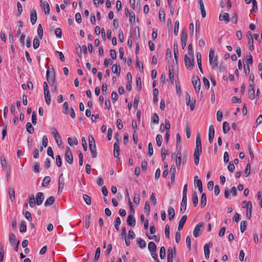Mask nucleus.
Listing matches in <instances>:
<instances>
[{"mask_svg": "<svg viewBox=\"0 0 262 262\" xmlns=\"http://www.w3.org/2000/svg\"><path fill=\"white\" fill-rule=\"evenodd\" d=\"M165 248L164 247L162 246L161 247L160 250V257L162 259H163L165 258Z\"/></svg>", "mask_w": 262, "mask_h": 262, "instance_id": "48", "label": "nucleus"}, {"mask_svg": "<svg viewBox=\"0 0 262 262\" xmlns=\"http://www.w3.org/2000/svg\"><path fill=\"white\" fill-rule=\"evenodd\" d=\"M187 37L188 36L187 30L185 29H183L182 32L181 36V41L183 49H184L186 46Z\"/></svg>", "mask_w": 262, "mask_h": 262, "instance_id": "5", "label": "nucleus"}, {"mask_svg": "<svg viewBox=\"0 0 262 262\" xmlns=\"http://www.w3.org/2000/svg\"><path fill=\"white\" fill-rule=\"evenodd\" d=\"M114 157L117 158L119 155L120 148L118 143H115L114 144Z\"/></svg>", "mask_w": 262, "mask_h": 262, "instance_id": "24", "label": "nucleus"}, {"mask_svg": "<svg viewBox=\"0 0 262 262\" xmlns=\"http://www.w3.org/2000/svg\"><path fill=\"white\" fill-rule=\"evenodd\" d=\"M157 144L159 147H160L162 143V136L160 134H158L156 138Z\"/></svg>", "mask_w": 262, "mask_h": 262, "instance_id": "46", "label": "nucleus"}, {"mask_svg": "<svg viewBox=\"0 0 262 262\" xmlns=\"http://www.w3.org/2000/svg\"><path fill=\"white\" fill-rule=\"evenodd\" d=\"M179 21L178 20H177L175 22L174 24V33L175 35L177 36L179 32Z\"/></svg>", "mask_w": 262, "mask_h": 262, "instance_id": "53", "label": "nucleus"}, {"mask_svg": "<svg viewBox=\"0 0 262 262\" xmlns=\"http://www.w3.org/2000/svg\"><path fill=\"white\" fill-rule=\"evenodd\" d=\"M173 53L174 58L176 59V62H177L178 57H179V51H178V46L177 41H174L173 43Z\"/></svg>", "mask_w": 262, "mask_h": 262, "instance_id": "19", "label": "nucleus"}, {"mask_svg": "<svg viewBox=\"0 0 262 262\" xmlns=\"http://www.w3.org/2000/svg\"><path fill=\"white\" fill-rule=\"evenodd\" d=\"M187 216L186 215H183L182 217V218L181 219V220H180L179 223V226H178V230L179 231H181V230H182V229L184 227V225L187 220Z\"/></svg>", "mask_w": 262, "mask_h": 262, "instance_id": "12", "label": "nucleus"}, {"mask_svg": "<svg viewBox=\"0 0 262 262\" xmlns=\"http://www.w3.org/2000/svg\"><path fill=\"white\" fill-rule=\"evenodd\" d=\"M51 130L56 143L58 144V139H60V136H59L57 129L55 127H52Z\"/></svg>", "mask_w": 262, "mask_h": 262, "instance_id": "20", "label": "nucleus"}, {"mask_svg": "<svg viewBox=\"0 0 262 262\" xmlns=\"http://www.w3.org/2000/svg\"><path fill=\"white\" fill-rule=\"evenodd\" d=\"M198 2H199L200 7L202 16L203 18H204L206 16V11H205V8H204V5L203 1L202 0H198Z\"/></svg>", "mask_w": 262, "mask_h": 262, "instance_id": "21", "label": "nucleus"}, {"mask_svg": "<svg viewBox=\"0 0 262 262\" xmlns=\"http://www.w3.org/2000/svg\"><path fill=\"white\" fill-rule=\"evenodd\" d=\"M168 155V150H166L165 148H162L161 150V157L162 160L164 161L165 159L166 155Z\"/></svg>", "mask_w": 262, "mask_h": 262, "instance_id": "54", "label": "nucleus"}, {"mask_svg": "<svg viewBox=\"0 0 262 262\" xmlns=\"http://www.w3.org/2000/svg\"><path fill=\"white\" fill-rule=\"evenodd\" d=\"M37 34L39 36V38L41 39L43 37V31L41 24H39L38 26Z\"/></svg>", "mask_w": 262, "mask_h": 262, "instance_id": "38", "label": "nucleus"}, {"mask_svg": "<svg viewBox=\"0 0 262 262\" xmlns=\"http://www.w3.org/2000/svg\"><path fill=\"white\" fill-rule=\"evenodd\" d=\"M188 54L191 57L194 56L193 51L192 50V43H190L188 47Z\"/></svg>", "mask_w": 262, "mask_h": 262, "instance_id": "58", "label": "nucleus"}, {"mask_svg": "<svg viewBox=\"0 0 262 262\" xmlns=\"http://www.w3.org/2000/svg\"><path fill=\"white\" fill-rule=\"evenodd\" d=\"M30 20L32 25H34L37 20V13L35 9H33L30 13Z\"/></svg>", "mask_w": 262, "mask_h": 262, "instance_id": "16", "label": "nucleus"}, {"mask_svg": "<svg viewBox=\"0 0 262 262\" xmlns=\"http://www.w3.org/2000/svg\"><path fill=\"white\" fill-rule=\"evenodd\" d=\"M134 40V36L131 34L127 41V46L131 48L132 46L133 41Z\"/></svg>", "mask_w": 262, "mask_h": 262, "instance_id": "63", "label": "nucleus"}, {"mask_svg": "<svg viewBox=\"0 0 262 262\" xmlns=\"http://www.w3.org/2000/svg\"><path fill=\"white\" fill-rule=\"evenodd\" d=\"M196 147L202 148L201 140L199 135L196 137Z\"/></svg>", "mask_w": 262, "mask_h": 262, "instance_id": "52", "label": "nucleus"}, {"mask_svg": "<svg viewBox=\"0 0 262 262\" xmlns=\"http://www.w3.org/2000/svg\"><path fill=\"white\" fill-rule=\"evenodd\" d=\"M27 131L31 134L34 133V129L32 124L30 122H28L26 124Z\"/></svg>", "mask_w": 262, "mask_h": 262, "instance_id": "35", "label": "nucleus"}, {"mask_svg": "<svg viewBox=\"0 0 262 262\" xmlns=\"http://www.w3.org/2000/svg\"><path fill=\"white\" fill-rule=\"evenodd\" d=\"M9 197L12 202L15 199V191L13 187H9Z\"/></svg>", "mask_w": 262, "mask_h": 262, "instance_id": "30", "label": "nucleus"}, {"mask_svg": "<svg viewBox=\"0 0 262 262\" xmlns=\"http://www.w3.org/2000/svg\"><path fill=\"white\" fill-rule=\"evenodd\" d=\"M159 118L158 115L154 113L151 116V122L158 124L159 123Z\"/></svg>", "mask_w": 262, "mask_h": 262, "instance_id": "50", "label": "nucleus"}, {"mask_svg": "<svg viewBox=\"0 0 262 262\" xmlns=\"http://www.w3.org/2000/svg\"><path fill=\"white\" fill-rule=\"evenodd\" d=\"M47 79L49 83L53 82L55 80V73L53 72L50 74L49 70L47 71Z\"/></svg>", "mask_w": 262, "mask_h": 262, "instance_id": "15", "label": "nucleus"}, {"mask_svg": "<svg viewBox=\"0 0 262 262\" xmlns=\"http://www.w3.org/2000/svg\"><path fill=\"white\" fill-rule=\"evenodd\" d=\"M192 202L194 206L196 207L198 204V197L195 191L192 194Z\"/></svg>", "mask_w": 262, "mask_h": 262, "instance_id": "41", "label": "nucleus"}, {"mask_svg": "<svg viewBox=\"0 0 262 262\" xmlns=\"http://www.w3.org/2000/svg\"><path fill=\"white\" fill-rule=\"evenodd\" d=\"M39 45H40V42H39V39L37 37H35L33 40V46L34 49H37L39 47Z\"/></svg>", "mask_w": 262, "mask_h": 262, "instance_id": "49", "label": "nucleus"}, {"mask_svg": "<svg viewBox=\"0 0 262 262\" xmlns=\"http://www.w3.org/2000/svg\"><path fill=\"white\" fill-rule=\"evenodd\" d=\"M44 94L46 102L48 105H50L51 104V101L50 91L45 92Z\"/></svg>", "mask_w": 262, "mask_h": 262, "instance_id": "33", "label": "nucleus"}, {"mask_svg": "<svg viewBox=\"0 0 262 262\" xmlns=\"http://www.w3.org/2000/svg\"><path fill=\"white\" fill-rule=\"evenodd\" d=\"M219 19L221 21H225L226 23H228L230 21L229 14L228 13L221 14L219 16Z\"/></svg>", "mask_w": 262, "mask_h": 262, "instance_id": "17", "label": "nucleus"}, {"mask_svg": "<svg viewBox=\"0 0 262 262\" xmlns=\"http://www.w3.org/2000/svg\"><path fill=\"white\" fill-rule=\"evenodd\" d=\"M204 226V223L202 222L199 223L195 227L193 230V235L195 237H197L199 236V232L201 230V228Z\"/></svg>", "mask_w": 262, "mask_h": 262, "instance_id": "11", "label": "nucleus"}, {"mask_svg": "<svg viewBox=\"0 0 262 262\" xmlns=\"http://www.w3.org/2000/svg\"><path fill=\"white\" fill-rule=\"evenodd\" d=\"M91 214H88L85 215V227L86 229L89 228L90 225V219H91Z\"/></svg>", "mask_w": 262, "mask_h": 262, "instance_id": "44", "label": "nucleus"}, {"mask_svg": "<svg viewBox=\"0 0 262 262\" xmlns=\"http://www.w3.org/2000/svg\"><path fill=\"white\" fill-rule=\"evenodd\" d=\"M165 12L163 9L161 8L160 9L159 14V18L160 21L162 22H165Z\"/></svg>", "mask_w": 262, "mask_h": 262, "instance_id": "29", "label": "nucleus"}, {"mask_svg": "<svg viewBox=\"0 0 262 262\" xmlns=\"http://www.w3.org/2000/svg\"><path fill=\"white\" fill-rule=\"evenodd\" d=\"M55 201V198L53 196H50L45 202V205L46 206L52 205Z\"/></svg>", "mask_w": 262, "mask_h": 262, "instance_id": "32", "label": "nucleus"}, {"mask_svg": "<svg viewBox=\"0 0 262 262\" xmlns=\"http://www.w3.org/2000/svg\"><path fill=\"white\" fill-rule=\"evenodd\" d=\"M165 236L167 238H169L170 236V227L168 225H166L165 228Z\"/></svg>", "mask_w": 262, "mask_h": 262, "instance_id": "59", "label": "nucleus"}, {"mask_svg": "<svg viewBox=\"0 0 262 262\" xmlns=\"http://www.w3.org/2000/svg\"><path fill=\"white\" fill-rule=\"evenodd\" d=\"M27 226L25 221H22L19 225V231L21 233L26 232Z\"/></svg>", "mask_w": 262, "mask_h": 262, "instance_id": "36", "label": "nucleus"}, {"mask_svg": "<svg viewBox=\"0 0 262 262\" xmlns=\"http://www.w3.org/2000/svg\"><path fill=\"white\" fill-rule=\"evenodd\" d=\"M36 204V201L34 198V196L33 194H31L29 196V206L33 208L34 207L35 204Z\"/></svg>", "mask_w": 262, "mask_h": 262, "instance_id": "26", "label": "nucleus"}, {"mask_svg": "<svg viewBox=\"0 0 262 262\" xmlns=\"http://www.w3.org/2000/svg\"><path fill=\"white\" fill-rule=\"evenodd\" d=\"M64 185V179L63 177V174L61 173L60 174L59 179H58V186L59 188H63Z\"/></svg>", "mask_w": 262, "mask_h": 262, "instance_id": "31", "label": "nucleus"}, {"mask_svg": "<svg viewBox=\"0 0 262 262\" xmlns=\"http://www.w3.org/2000/svg\"><path fill=\"white\" fill-rule=\"evenodd\" d=\"M137 242L138 245L142 249L144 248L146 246L145 242L141 238H138Z\"/></svg>", "mask_w": 262, "mask_h": 262, "instance_id": "28", "label": "nucleus"}, {"mask_svg": "<svg viewBox=\"0 0 262 262\" xmlns=\"http://www.w3.org/2000/svg\"><path fill=\"white\" fill-rule=\"evenodd\" d=\"M251 164L249 163L247 164L245 170L244 171V176L246 177H248L250 173Z\"/></svg>", "mask_w": 262, "mask_h": 262, "instance_id": "43", "label": "nucleus"}, {"mask_svg": "<svg viewBox=\"0 0 262 262\" xmlns=\"http://www.w3.org/2000/svg\"><path fill=\"white\" fill-rule=\"evenodd\" d=\"M230 130L229 124L227 122H224L223 123V131L224 134H227Z\"/></svg>", "mask_w": 262, "mask_h": 262, "instance_id": "37", "label": "nucleus"}, {"mask_svg": "<svg viewBox=\"0 0 262 262\" xmlns=\"http://www.w3.org/2000/svg\"><path fill=\"white\" fill-rule=\"evenodd\" d=\"M89 148L91 152L92 157L95 158L97 156V152L94 138L91 136H89Z\"/></svg>", "mask_w": 262, "mask_h": 262, "instance_id": "1", "label": "nucleus"}, {"mask_svg": "<svg viewBox=\"0 0 262 262\" xmlns=\"http://www.w3.org/2000/svg\"><path fill=\"white\" fill-rule=\"evenodd\" d=\"M214 56V51L213 49H211L209 53V60L210 64L213 63V59Z\"/></svg>", "mask_w": 262, "mask_h": 262, "instance_id": "40", "label": "nucleus"}, {"mask_svg": "<svg viewBox=\"0 0 262 262\" xmlns=\"http://www.w3.org/2000/svg\"><path fill=\"white\" fill-rule=\"evenodd\" d=\"M1 164L2 167L3 168H4L7 166V162L4 156H1Z\"/></svg>", "mask_w": 262, "mask_h": 262, "instance_id": "51", "label": "nucleus"}, {"mask_svg": "<svg viewBox=\"0 0 262 262\" xmlns=\"http://www.w3.org/2000/svg\"><path fill=\"white\" fill-rule=\"evenodd\" d=\"M75 19L78 24H80L82 21L81 16L80 13L77 12L75 14Z\"/></svg>", "mask_w": 262, "mask_h": 262, "instance_id": "61", "label": "nucleus"}, {"mask_svg": "<svg viewBox=\"0 0 262 262\" xmlns=\"http://www.w3.org/2000/svg\"><path fill=\"white\" fill-rule=\"evenodd\" d=\"M247 33L248 43L250 45V46L249 47V50L251 51H252L253 50V39L252 38L251 33L249 31Z\"/></svg>", "mask_w": 262, "mask_h": 262, "instance_id": "14", "label": "nucleus"}, {"mask_svg": "<svg viewBox=\"0 0 262 262\" xmlns=\"http://www.w3.org/2000/svg\"><path fill=\"white\" fill-rule=\"evenodd\" d=\"M100 252H101L100 248L99 247H98L96 249V252H95V256H94V260H93V261L94 262H97V260H98V259H99V258L100 257Z\"/></svg>", "mask_w": 262, "mask_h": 262, "instance_id": "39", "label": "nucleus"}, {"mask_svg": "<svg viewBox=\"0 0 262 262\" xmlns=\"http://www.w3.org/2000/svg\"><path fill=\"white\" fill-rule=\"evenodd\" d=\"M121 224V220L119 216L116 218V220L114 222V226L117 230H119V226Z\"/></svg>", "mask_w": 262, "mask_h": 262, "instance_id": "47", "label": "nucleus"}, {"mask_svg": "<svg viewBox=\"0 0 262 262\" xmlns=\"http://www.w3.org/2000/svg\"><path fill=\"white\" fill-rule=\"evenodd\" d=\"M187 207V198H182L181 204L180 212L183 213L186 209Z\"/></svg>", "mask_w": 262, "mask_h": 262, "instance_id": "13", "label": "nucleus"}, {"mask_svg": "<svg viewBox=\"0 0 262 262\" xmlns=\"http://www.w3.org/2000/svg\"><path fill=\"white\" fill-rule=\"evenodd\" d=\"M65 160L70 164H72L73 162V155L71 149L69 147L66 148Z\"/></svg>", "mask_w": 262, "mask_h": 262, "instance_id": "3", "label": "nucleus"}, {"mask_svg": "<svg viewBox=\"0 0 262 262\" xmlns=\"http://www.w3.org/2000/svg\"><path fill=\"white\" fill-rule=\"evenodd\" d=\"M176 254V250L175 248L169 247L167 250V258H173L174 255Z\"/></svg>", "mask_w": 262, "mask_h": 262, "instance_id": "18", "label": "nucleus"}, {"mask_svg": "<svg viewBox=\"0 0 262 262\" xmlns=\"http://www.w3.org/2000/svg\"><path fill=\"white\" fill-rule=\"evenodd\" d=\"M247 227V222L246 221H243L241 223V231L242 233H243L246 229Z\"/></svg>", "mask_w": 262, "mask_h": 262, "instance_id": "56", "label": "nucleus"}, {"mask_svg": "<svg viewBox=\"0 0 262 262\" xmlns=\"http://www.w3.org/2000/svg\"><path fill=\"white\" fill-rule=\"evenodd\" d=\"M192 83L196 92H199L201 88V81L198 76L193 77L192 79Z\"/></svg>", "mask_w": 262, "mask_h": 262, "instance_id": "6", "label": "nucleus"}, {"mask_svg": "<svg viewBox=\"0 0 262 262\" xmlns=\"http://www.w3.org/2000/svg\"><path fill=\"white\" fill-rule=\"evenodd\" d=\"M45 199L44 194L42 192H38L36 195V204L40 205Z\"/></svg>", "mask_w": 262, "mask_h": 262, "instance_id": "7", "label": "nucleus"}, {"mask_svg": "<svg viewBox=\"0 0 262 262\" xmlns=\"http://www.w3.org/2000/svg\"><path fill=\"white\" fill-rule=\"evenodd\" d=\"M69 105L67 102H64L63 104V113L67 115L68 114Z\"/></svg>", "mask_w": 262, "mask_h": 262, "instance_id": "57", "label": "nucleus"}, {"mask_svg": "<svg viewBox=\"0 0 262 262\" xmlns=\"http://www.w3.org/2000/svg\"><path fill=\"white\" fill-rule=\"evenodd\" d=\"M250 89L248 90L249 98L251 100L255 98L254 83H251L249 85Z\"/></svg>", "mask_w": 262, "mask_h": 262, "instance_id": "10", "label": "nucleus"}, {"mask_svg": "<svg viewBox=\"0 0 262 262\" xmlns=\"http://www.w3.org/2000/svg\"><path fill=\"white\" fill-rule=\"evenodd\" d=\"M40 5L42 8H43L45 14L49 15L50 13V8L48 3L46 1L42 2V0H40Z\"/></svg>", "mask_w": 262, "mask_h": 262, "instance_id": "8", "label": "nucleus"}, {"mask_svg": "<svg viewBox=\"0 0 262 262\" xmlns=\"http://www.w3.org/2000/svg\"><path fill=\"white\" fill-rule=\"evenodd\" d=\"M126 223L128 226L131 227H134L136 225V220L133 214H129Z\"/></svg>", "mask_w": 262, "mask_h": 262, "instance_id": "9", "label": "nucleus"}, {"mask_svg": "<svg viewBox=\"0 0 262 262\" xmlns=\"http://www.w3.org/2000/svg\"><path fill=\"white\" fill-rule=\"evenodd\" d=\"M168 219L171 221L174 217L175 211L173 207H169L168 209Z\"/></svg>", "mask_w": 262, "mask_h": 262, "instance_id": "23", "label": "nucleus"}, {"mask_svg": "<svg viewBox=\"0 0 262 262\" xmlns=\"http://www.w3.org/2000/svg\"><path fill=\"white\" fill-rule=\"evenodd\" d=\"M51 181V178L48 177H45L42 181V186H47Z\"/></svg>", "mask_w": 262, "mask_h": 262, "instance_id": "45", "label": "nucleus"}, {"mask_svg": "<svg viewBox=\"0 0 262 262\" xmlns=\"http://www.w3.org/2000/svg\"><path fill=\"white\" fill-rule=\"evenodd\" d=\"M207 203V198L206 195L205 193H203L201 196V208H203L205 206Z\"/></svg>", "mask_w": 262, "mask_h": 262, "instance_id": "27", "label": "nucleus"}, {"mask_svg": "<svg viewBox=\"0 0 262 262\" xmlns=\"http://www.w3.org/2000/svg\"><path fill=\"white\" fill-rule=\"evenodd\" d=\"M120 71H121V68H120V64L119 63L118 64L116 63L113 66L112 71L114 73H115V74H117L118 75H119L120 73Z\"/></svg>", "mask_w": 262, "mask_h": 262, "instance_id": "22", "label": "nucleus"}, {"mask_svg": "<svg viewBox=\"0 0 262 262\" xmlns=\"http://www.w3.org/2000/svg\"><path fill=\"white\" fill-rule=\"evenodd\" d=\"M186 104L187 106L190 105V107L191 111L194 109L196 100L195 99H192L191 102H190V96L188 93H187L185 96Z\"/></svg>", "mask_w": 262, "mask_h": 262, "instance_id": "4", "label": "nucleus"}, {"mask_svg": "<svg viewBox=\"0 0 262 262\" xmlns=\"http://www.w3.org/2000/svg\"><path fill=\"white\" fill-rule=\"evenodd\" d=\"M9 241L11 245L12 246L16 244V243L17 242L16 238L14 233H10Z\"/></svg>", "mask_w": 262, "mask_h": 262, "instance_id": "25", "label": "nucleus"}, {"mask_svg": "<svg viewBox=\"0 0 262 262\" xmlns=\"http://www.w3.org/2000/svg\"><path fill=\"white\" fill-rule=\"evenodd\" d=\"M148 248L149 251L155 252L156 251L157 247L154 242H150L148 243Z\"/></svg>", "mask_w": 262, "mask_h": 262, "instance_id": "34", "label": "nucleus"}, {"mask_svg": "<svg viewBox=\"0 0 262 262\" xmlns=\"http://www.w3.org/2000/svg\"><path fill=\"white\" fill-rule=\"evenodd\" d=\"M202 152V148L195 147L193 156H200Z\"/></svg>", "mask_w": 262, "mask_h": 262, "instance_id": "60", "label": "nucleus"}, {"mask_svg": "<svg viewBox=\"0 0 262 262\" xmlns=\"http://www.w3.org/2000/svg\"><path fill=\"white\" fill-rule=\"evenodd\" d=\"M111 97L112 99L113 102H115L118 99V94L115 91H113L112 93Z\"/></svg>", "mask_w": 262, "mask_h": 262, "instance_id": "64", "label": "nucleus"}, {"mask_svg": "<svg viewBox=\"0 0 262 262\" xmlns=\"http://www.w3.org/2000/svg\"><path fill=\"white\" fill-rule=\"evenodd\" d=\"M191 59L187 54L184 55V62L186 67L188 70H192L194 66V56L191 57Z\"/></svg>", "mask_w": 262, "mask_h": 262, "instance_id": "2", "label": "nucleus"}, {"mask_svg": "<svg viewBox=\"0 0 262 262\" xmlns=\"http://www.w3.org/2000/svg\"><path fill=\"white\" fill-rule=\"evenodd\" d=\"M154 153V149L151 143H149L148 145V154L149 156H151Z\"/></svg>", "mask_w": 262, "mask_h": 262, "instance_id": "55", "label": "nucleus"}, {"mask_svg": "<svg viewBox=\"0 0 262 262\" xmlns=\"http://www.w3.org/2000/svg\"><path fill=\"white\" fill-rule=\"evenodd\" d=\"M48 139L46 136H43L42 137V144L44 147H46L48 146Z\"/></svg>", "mask_w": 262, "mask_h": 262, "instance_id": "62", "label": "nucleus"}, {"mask_svg": "<svg viewBox=\"0 0 262 262\" xmlns=\"http://www.w3.org/2000/svg\"><path fill=\"white\" fill-rule=\"evenodd\" d=\"M83 199L85 201V203L88 205H90L92 204V200L90 196L88 195L84 194H83Z\"/></svg>", "mask_w": 262, "mask_h": 262, "instance_id": "42", "label": "nucleus"}]
</instances>
